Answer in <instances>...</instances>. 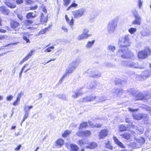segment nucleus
<instances>
[{"label": "nucleus", "instance_id": "nucleus-32", "mask_svg": "<svg viewBox=\"0 0 151 151\" xmlns=\"http://www.w3.org/2000/svg\"><path fill=\"white\" fill-rule=\"evenodd\" d=\"M33 23V22L31 20H27L25 21L24 22V24L23 26H28L31 24Z\"/></svg>", "mask_w": 151, "mask_h": 151}, {"label": "nucleus", "instance_id": "nucleus-18", "mask_svg": "<svg viewBox=\"0 0 151 151\" xmlns=\"http://www.w3.org/2000/svg\"><path fill=\"white\" fill-rule=\"evenodd\" d=\"M0 11L3 14L6 15H8L10 12L9 10L6 8L4 6L0 7Z\"/></svg>", "mask_w": 151, "mask_h": 151}, {"label": "nucleus", "instance_id": "nucleus-33", "mask_svg": "<svg viewBox=\"0 0 151 151\" xmlns=\"http://www.w3.org/2000/svg\"><path fill=\"white\" fill-rule=\"evenodd\" d=\"M105 144V147L106 148H108L109 149L112 150V149L113 147L111 146L110 145V142L109 141H106Z\"/></svg>", "mask_w": 151, "mask_h": 151}, {"label": "nucleus", "instance_id": "nucleus-35", "mask_svg": "<svg viewBox=\"0 0 151 151\" xmlns=\"http://www.w3.org/2000/svg\"><path fill=\"white\" fill-rule=\"evenodd\" d=\"M75 69V67H69L68 68L66 69V71L69 73H72Z\"/></svg>", "mask_w": 151, "mask_h": 151}, {"label": "nucleus", "instance_id": "nucleus-25", "mask_svg": "<svg viewBox=\"0 0 151 151\" xmlns=\"http://www.w3.org/2000/svg\"><path fill=\"white\" fill-rule=\"evenodd\" d=\"M107 50L110 51L114 52L116 50L115 47L112 45H108L107 47Z\"/></svg>", "mask_w": 151, "mask_h": 151}, {"label": "nucleus", "instance_id": "nucleus-11", "mask_svg": "<svg viewBox=\"0 0 151 151\" xmlns=\"http://www.w3.org/2000/svg\"><path fill=\"white\" fill-rule=\"evenodd\" d=\"M111 92L114 96H116L121 95L123 93V90L119 88H115L112 90Z\"/></svg>", "mask_w": 151, "mask_h": 151}, {"label": "nucleus", "instance_id": "nucleus-58", "mask_svg": "<svg viewBox=\"0 0 151 151\" xmlns=\"http://www.w3.org/2000/svg\"><path fill=\"white\" fill-rule=\"evenodd\" d=\"M23 39L26 41L27 43H29L30 42L29 40L28 39L27 37L24 35H23Z\"/></svg>", "mask_w": 151, "mask_h": 151}, {"label": "nucleus", "instance_id": "nucleus-20", "mask_svg": "<svg viewBox=\"0 0 151 151\" xmlns=\"http://www.w3.org/2000/svg\"><path fill=\"white\" fill-rule=\"evenodd\" d=\"M4 3L8 6L11 8H14L16 7L15 4L12 3H11L9 0H6Z\"/></svg>", "mask_w": 151, "mask_h": 151}, {"label": "nucleus", "instance_id": "nucleus-27", "mask_svg": "<svg viewBox=\"0 0 151 151\" xmlns=\"http://www.w3.org/2000/svg\"><path fill=\"white\" fill-rule=\"evenodd\" d=\"M95 42V40H94L92 41H88L86 45V47L88 49L91 48L92 45Z\"/></svg>", "mask_w": 151, "mask_h": 151}, {"label": "nucleus", "instance_id": "nucleus-24", "mask_svg": "<svg viewBox=\"0 0 151 151\" xmlns=\"http://www.w3.org/2000/svg\"><path fill=\"white\" fill-rule=\"evenodd\" d=\"M97 82L96 81H94L91 82L89 84V86L88 88L89 89H92L96 88L97 86Z\"/></svg>", "mask_w": 151, "mask_h": 151}, {"label": "nucleus", "instance_id": "nucleus-10", "mask_svg": "<svg viewBox=\"0 0 151 151\" xmlns=\"http://www.w3.org/2000/svg\"><path fill=\"white\" fill-rule=\"evenodd\" d=\"M108 130L106 129L102 130L99 133V137L100 139H103L105 137L107 136Z\"/></svg>", "mask_w": 151, "mask_h": 151}, {"label": "nucleus", "instance_id": "nucleus-21", "mask_svg": "<svg viewBox=\"0 0 151 151\" xmlns=\"http://www.w3.org/2000/svg\"><path fill=\"white\" fill-rule=\"evenodd\" d=\"M97 147V144L96 143L93 142L91 143L88 145L86 146V148L90 149H94Z\"/></svg>", "mask_w": 151, "mask_h": 151}, {"label": "nucleus", "instance_id": "nucleus-63", "mask_svg": "<svg viewBox=\"0 0 151 151\" xmlns=\"http://www.w3.org/2000/svg\"><path fill=\"white\" fill-rule=\"evenodd\" d=\"M68 74L69 73L68 72H67L66 70L65 73L63 74V76L62 77L63 78H65L66 76H68Z\"/></svg>", "mask_w": 151, "mask_h": 151}, {"label": "nucleus", "instance_id": "nucleus-22", "mask_svg": "<svg viewBox=\"0 0 151 151\" xmlns=\"http://www.w3.org/2000/svg\"><path fill=\"white\" fill-rule=\"evenodd\" d=\"M83 93L81 91H74L73 92L72 96L74 98H77L79 96L82 95Z\"/></svg>", "mask_w": 151, "mask_h": 151}, {"label": "nucleus", "instance_id": "nucleus-19", "mask_svg": "<svg viewBox=\"0 0 151 151\" xmlns=\"http://www.w3.org/2000/svg\"><path fill=\"white\" fill-rule=\"evenodd\" d=\"M141 34L142 36H150L151 35V31L148 29H144L141 32Z\"/></svg>", "mask_w": 151, "mask_h": 151}, {"label": "nucleus", "instance_id": "nucleus-38", "mask_svg": "<svg viewBox=\"0 0 151 151\" xmlns=\"http://www.w3.org/2000/svg\"><path fill=\"white\" fill-rule=\"evenodd\" d=\"M32 108L33 106H25L24 107V111L29 112V111Z\"/></svg>", "mask_w": 151, "mask_h": 151}, {"label": "nucleus", "instance_id": "nucleus-29", "mask_svg": "<svg viewBox=\"0 0 151 151\" xmlns=\"http://www.w3.org/2000/svg\"><path fill=\"white\" fill-rule=\"evenodd\" d=\"M121 136H122L123 138L127 140L129 139L131 137V134L127 132H125L122 135H121Z\"/></svg>", "mask_w": 151, "mask_h": 151}, {"label": "nucleus", "instance_id": "nucleus-49", "mask_svg": "<svg viewBox=\"0 0 151 151\" xmlns=\"http://www.w3.org/2000/svg\"><path fill=\"white\" fill-rule=\"evenodd\" d=\"M63 4L65 6H67L70 2L71 0H63Z\"/></svg>", "mask_w": 151, "mask_h": 151}, {"label": "nucleus", "instance_id": "nucleus-60", "mask_svg": "<svg viewBox=\"0 0 151 151\" xmlns=\"http://www.w3.org/2000/svg\"><path fill=\"white\" fill-rule=\"evenodd\" d=\"M96 17V15L95 12L93 14H91L90 16V18L91 19H93L94 18Z\"/></svg>", "mask_w": 151, "mask_h": 151}, {"label": "nucleus", "instance_id": "nucleus-23", "mask_svg": "<svg viewBox=\"0 0 151 151\" xmlns=\"http://www.w3.org/2000/svg\"><path fill=\"white\" fill-rule=\"evenodd\" d=\"M36 16V15L34 12H29L28 13L26 16V17L28 19H32Z\"/></svg>", "mask_w": 151, "mask_h": 151}, {"label": "nucleus", "instance_id": "nucleus-17", "mask_svg": "<svg viewBox=\"0 0 151 151\" xmlns=\"http://www.w3.org/2000/svg\"><path fill=\"white\" fill-rule=\"evenodd\" d=\"M90 76L91 77L98 78L101 76V74L99 72L92 71L90 73Z\"/></svg>", "mask_w": 151, "mask_h": 151}, {"label": "nucleus", "instance_id": "nucleus-9", "mask_svg": "<svg viewBox=\"0 0 151 151\" xmlns=\"http://www.w3.org/2000/svg\"><path fill=\"white\" fill-rule=\"evenodd\" d=\"M135 96V100H142L143 99H146V96L144 94V92L142 93L139 92L138 93H137Z\"/></svg>", "mask_w": 151, "mask_h": 151}, {"label": "nucleus", "instance_id": "nucleus-3", "mask_svg": "<svg viewBox=\"0 0 151 151\" xmlns=\"http://www.w3.org/2000/svg\"><path fill=\"white\" fill-rule=\"evenodd\" d=\"M119 20L118 17H116L110 21L107 25L108 32L110 33L114 32L115 29Z\"/></svg>", "mask_w": 151, "mask_h": 151}, {"label": "nucleus", "instance_id": "nucleus-37", "mask_svg": "<svg viewBox=\"0 0 151 151\" xmlns=\"http://www.w3.org/2000/svg\"><path fill=\"white\" fill-rule=\"evenodd\" d=\"M71 151H77L79 149L78 146L75 145H71Z\"/></svg>", "mask_w": 151, "mask_h": 151}, {"label": "nucleus", "instance_id": "nucleus-28", "mask_svg": "<svg viewBox=\"0 0 151 151\" xmlns=\"http://www.w3.org/2000/svg\"><path fill=\"white\" fill-rule=\"evenodd\" d=\"M136 140L140 145L143 144L145 142V139L142 137L136 138Z\"/></svg>", "mask_w": 151, "mask_h": 151}, {"label": "nucleus", "instance_id": "nucleus-42", "mask_svg": "<svg viewBox=\"0 0 151 151\" xmlns=\"http://www.w3.org/2000/svg\"><path fill=\"white\" fill-rule=\"evenodd\" d=\"M142 107V108L145 109L146 111H148L151 114V108L145 105H143Z\"/></svg>", "mask_w": 151, "mask_h": 151}, {"label": "nucleus", "instance_id": "nucleus-31", "mask_svg": "<svg viewBox=\"0 0 151 151\" xmlns=\"http://www.w3.org/2000/svg\"><path fill=\"white\" fill-rule=\"evenodd\" d=\"M88 141L85 140H81L78 141L79 144L81 146H83L85 144L88 143Z\"/></svg>", "mask_w": 151, "mask_h": 151}, {"label": "nucleus", "instance_id": "nucleus-54", "mask_svg": "<svg viewBox=\"0 0 151 151\" xmlns=\"http://www.w3.org/2000/svg\"><path fill=\"white\" fill-rule=\"evenodd\" d=\"M75 61L76 64H73V65H77L81 61V59L80 58H78L75 60Z\"/></svg>", "mask_w": 151, "mask_h": 151}, {"label": "nucleus", "instance_id": "nucleus-26", "mask_svg": "<svg viewBox=\"0 0 151 151\" xmlns=\"http://www.w3.org/2000/svg\"><path fill=\"white\" fill-rule=\"evenodd\" d=\"M57 96L60 99H62L64 101H67V98L66 96L63 94H59L57 95Z\"/></svg>", "mask_w": 151, "mask_h": 151}, {"label": "nucleus", "instance_id": "nucleus-64", "mask_svg": "<svg viewBox=\"0 0 151 151\" xmlns=\"http://www.w3.org/2000/svg\"><path fill=\"white\" fill-rule=\"evenodd\" d=\"M131 145V147L133 148H135L136 147V143L135 142L132 143Z\"/></svg>", "mask_w": 151, "mask_h": 151}, {"label": "nucleus", "instance_id": "nucleus-44", "mask_svg": "<svg viewBox=\"0 0 151 151\" xmlns=\"http://www.w3.org/2000/svg\"><path fill=\"white\" fill-rule=\"evenodd\" d=\"M131 13L134 17L139 15L136 9H132L131 11Z\"/></svg>", "mask_w": 151, "mask_h": 151}, {"label": "nucleus", "instance_id": "nucleus-13", "mask_svg": "<svg viewBox=\"0 0 151 151\" xmlns=\"http://www.w3.org/2000/svg\"><path fill=\"white\" fill-rule=\"evenodd\" d=\"M34 52V50H31L30 52L20 62L19 64L20 65H21L24 62L27 60L29 58L33 55V53Z\"/></svg>", "mask_w": 151, "mask_h": 151}, {"label": "nucleus", "instance_id": "nucleus-5", "mask_svg": "<svg viewBox=\"0 0 151 151\" xmlns=\"http://www.w3.org/2000/svg\"><path fill=\"white\" fill-rule=\"evenodd\" d=\"M132 116L133 118L136 120H140L142 118H143L144 122L146 124H149V122L147 121L148 117H147V114L134 112L132 114Z\"/></svg>", "mask_w": 151, "mask_h": 151}, {"label": "nucleus", "instance_id": "nucleus-47", "mask_svg": "<svg viewBox=\"0 0 151 151\" xmlns=\"http://www.w3.org/2000/svg\"><path fill=\"white\" fill-rule=\"evenodd\" d=\"M137 31V29L135 28L132 27L129 29L128 30L129 32L131 34H133Z\"/></svg>", "mask_w": 151, "mask_h": 151}, {"label": "nucleus", "instance_id": "nucleus-8", "mask_svg": "<svg viewBox=\"0 0 151 151\" xmlns=\"http://www.w3.org/2000/svg\"><path fill=\"white\" fill-rule=\"evenodd\" d=\"M88 32L89 31L88 29H84L82 34L78 37V40H81L83 39H86L89 37H91V35L88 34Z\"/></svg>", "mask_w": 151, "mask_h": 151}, {"label": "nucleus", "instance_id": "nucleus-1", "mask_svg": "<svg viewBox=\"0 0 151 151\" xmlns=\"http://www.w3.org/2000/svg\"><path fill=\"white\" fill-rule=\"evenodd\" d=\"M117 55L124 59H130L134 56L133 53L128 49L122 48L118 50Z\"/></svg>", "mask_w": 151, "mask_h": 151}, {"label": "nucleus", "instance_id": "nucleus-52", "mask_svg": "<svg viewBox=\"0 0 151 151\" xmlns=\"http://www.w3.org/2000/svg\"><path fill=\"white\" fill-rule=\"evenodd\" d=\"M91 134V132L89 130H87L84 132V136L86 137L90 135Z\"/></svg>", "mask_w": 151, "mask_h": 151}, {"label": "nucleus", "instance_id": "nucleus-59", "mask_svg": "<svg viewBox=\"0 0 151 151\" xmlns=\"http://www.w3.org/2000/svg\"><path fill=\"white\" fill-rule=\"evenodd\" d=\"M61 29L65 32H68V29L67 27L65 26H63L61 27Z\"/></svg>", "mask_w": 151, "mask_h": 151}, {"label": "nucleus", "instance_id": "nucleus-6", "mask_svg": "<svg viewBox=\"0 0 151 151\" xmlns=\"http://www.w3.org/2000/svg\"><path fill=\"white\" fill-rule=\"evenodd\" d=\"M151 54V50L149 48H146L144 50L139 52L138 56L139 58L144 59L148 57Z\"/></svg>", "mask_w": 151, "mask_h": 151}, {"label": "nucleus", "instance_id": "nucleus-55", "mask_svg": "<svg viewBox=\"0 0 151 151\" xmlns=\"http://www.w3.org/2000/svg\"><path fill=\"white\" fill-rule=\"evenodd\" d=\"M142 2L141 1V0L138 1V6L139 8V9H141L142 6Z\"/></svg>", "mask_w": 151, "mask_h": 151}, {"label": "nucleus", "instance_id": "nucleus-7", "mask_svg": "<svg viewBox=\"0 0 151 151\" xmlns=\"http://www.w3.org/2000/svg\"><path fill=\"white\" fill-rule=\"evenodd\" d=\"M85 9L83 8L76 10L73 12V17L75 18H78L82 16L84 14Z\"/></svg>", "mask_w": 151, "mask_h": 151}, {"label": "nucleus", "instance_id": "nucleus-48", "mask_svg": "<svg viewBox=\"0 0 151 151\" xmlns=\"http://www.w3.org/2000/svg\"><path fill=\"white\" fill-rule=\"evenodd\" d=\"M71 133V132L68 130H65L64 133L62 134V136L65 137L69 135Z\"/></svg>", "mask_w": 151, "mask_h": 151}, {"label": "nucleus", "instance_id": "nucleus-61", "mask_svg": "<svg viewBox=\"0 0 151 151\" xmlns=\"http://www.w3.org/2000/svg\"><path fill=\"white\" fill-rule=\"evenodd\" d=\"M6 99L8 101H10L12 100L13 99V97L12 96L10 95L9 96H8L6 97Z\"/></svg>", "mask_w": 151, "mask_h": 151}, {"label": "nucleus", "instance_id": "nucleus-16", "mask_svg": "<svg viewBox=\"0 0 151 151\" xmlns=\"http://www.w3.org/2000/svg\"><path fill=\"white\" fill-rule=\"evenodd\" d=\"M113 139L116 144L118 146L123 148H125L123 144L120 142L116 137H114Z\"/></svg>", "mask_w": 151, "mask_h": 151}, {"label": "nucleus", "instance_id": "nucleus-56", "mask_svg": "<svg viewBox=\"0 0 151 151\" xmlns=\"http://www.w3.org/2000/svg\"><path fill=\"white\" fill-rule=\"evenodd\" d=\"M77 135L78 136H84V132L78 131L76 133Z\"/></svg>", "mask_w": 151, "mask_h": 151}, {"label": "nucleus", "instance_id": "nucleus-36", "mask_svg": "<svg viewBox=\"0 0 151 151\" xmlns=\"http://www.w3.org/2000/svg\"><path fill=\"white\" fill-rule=\"evenodd\" d=\"M57 145L59 147H61V145H62L64 144V141L63 139H58L57 141Z\"/></svg>", "mask_w": 151, "mask_h": 151}, {"label": "nucleus", "instance_id": "nucleus-46", "mask_svg": "<svg viewBox=\"0 0 151 151\" xmlns=\"http://www.w3.org/2000/svg\"><path fill=\"white\" fill-rule=\"evenodd\" d=\"M119 129L120 132L125 131L127 129L126 127L123 125H120Z\"/></svg>", "mask_w": 151, "mask_h": 151}, {"label": "nucleus", "instance_id": "nucleus-14", "mask_svg": "<svg viewBox=\"0 0 151 151\" xmlns=\"http://www.w3.org/2000/svg\"><path fill=\"white\" fill-rule=\"evenodd\" d=\"M47 14L42 13L40 18V22L43 24L46 23L47 21Z\"/></svg>", "mask_w": 151, "mask_h": 151}, {"label": "nucleus", "instance_id": "nucleus-43", "mask_svg": "<svg viewBox=\"0 0 151 151\" xmlns=\"http://www.w3.org/2000/svg\"><path fill=\"white\" fill-rule=\"evenodd\" d=\"M89 100L88 98V96H86V97L80 99L79 100L80 102H89Z\"/></svg>", "mask_w": 151, "mask_h": 151}, {"label": "nucleus", "instance_id": "nucleus-51", "mask_svg": "<svg viewBox=\"0 0 151 151\" xmlns=\"http://www.w3.org/2000/svg\"><path fill=\"white\" fill-rule=\"evenodd\" d=\"M125 62L127 64V66H134L135 65V64L134 63L131 61H129L128 62L125 61Z\"/></svg>", "mask_w": 151, "mask_h": 151}, {"label": "nucleus", "instance_id": "nucleus-4", "mask_svg": "<svg viewBox=\"0 0 151 151\" xmlns=\"http://www.w3.org/2000/svg\"><path fill=\"white\" fill-rule=\"evenodd\" d=\"M151 76V67L149 69L144 71L142 73V75H136V78L137 80L140 81H143L146 79L147 78Z\"/></svg>", "mask_w": 151, "mask_h": 151}, {"label": "nucleus", "instance_id": "nucleus-57", "mask_svg": "<svg viewBox=\"0 0 151 151\" xmlns=\"http://www.w3.org/2000/svg\"><path fill=\"white\" fill-rule=\"evenodd\" d=\"M136 129L141 134L144 131L143 129H141L140 127H136Z\"/></svg>", "mask_w": 151, "mask_h": 151}, {"label": "nucleus", "instance_id": "nucleus-39", "mask_svg": "<svg viewBox=\"0 0 151 151\" xmlns=\"http://www.w3.org/2000/svg\"><path fill=\"white\" fill-rule=\"evenodd\" d=\"M75 2L74 1V2H72V4L67 8V11L69 10L72 7H76L78 6V4H76Z\"/></svg>", "mask_w": 151, "mask_h": 151}, {"label": "nucleus", "instance_id": "nucleus-45", "mask_svg": "<svg viewBox=\"0 0 151 151\" xmlns=\"http://www.w3.org/2000/svg\"><path fill=\"white\" fill-rule=\"evenodd\" d=\"M88 125V124L86 122H83L80 124L79 129H81L83 128H85Z\"/></svg>", "mask_w": 151, "mask_h": 151}, {"label": "nucleus", "instance_id": "nucleus-2", "mask_svg": "<svg viewBox=\"0 0 151 151\" xmlns=\"http://www.w3.org/2000/svg\"><path fill=\"white\" fill-rule=\"evenodd\" d=\"M129 35L123 36L119 39L118 45L121 47H127L130 46L131 42L129 38Z\"/></svg>", "mask_w": 151, "mask_h": 151}, {"label": "nucleus", "instance_id": "nucleus-41", "mask_svg": "<svg viewBox=\"0 0 151 151\" xmlns=\"http://www.w3.org/2000/svg\"><path fill=\"white\" fill-rule=\"evenodd\" d=\"M88 98L89 100V102H91L95 100L96 98V97L95 96L93 95H90L89 96H88Z\"/></svg>", "mask_w": 151, "mask_h": 151}, {"label": "nucleus", "instance_id": "nucleus-62", "mask_svg": "<svg viewBox=\"0 0 151 151\" xmlns=\"http://www.w3.org/2000/svg\"><path fill=\"white\" fill-rule=\"evenodd\" d=\"M68 74L69 73L68 72H67L66 70L65 73L63 74V76L62 77L63 78H65L66 76H68Z\"/></svg>", "mask_w": 151, "mask_h": 151}, {"label": "nucleus", "instance_id": "nucleus-40", "mask_svg": "<svg viewBox=\"0 0 151 151\" xmlns=\"http://www.w3.org/2000/svg\"><path fill=\"white\" fill-rule=\"evenodd\" d=\"M25 112L23 120H22L21 125H22V124L25 121V120L28 117L29 114V112H27L24 111Z\"/></svg>", "mask_w": 151, "mask_h": 151}, {"label": "nucleus", "instance_id": "nucleus-34", "mask_svg": "<svg viewBox=\"0 0 151 151\" xmlns=\"http://www.w3.org/2000/svg\"><path fill=\"white\" fill-rule=\"evenodd\" d=\"M65 18L66 21L68 22V23L71 26H72L73 24V19L72 18L71 19V20L69 22V19L67 17V15H66L65 16Z\"/></svg>", "mask_w": 151, "mask_h": 151}, {"label": "nucleus", "instance_id": "nucleus-53", "mask_svg": "<svg viewBox=\"0 0 151 151\" xmlns=\"http://www.w3.org/2000/svg\"><path fill=\"white\" fill-rule=\"evenodd\" d=\"M54 46H52L50 47H48L44 50L45 52H49L51 51V49L53 50L54 49Z\"/></svg>", "mask_w": 151, "mask_h": 151}, {"label": "nucleus", "instance_id": "nucleus-30", "mask_svg": "<svg viewBox=\"0 0 151 151\" xmlns=\"http://www.w3.org/2000/svg\"><path fill=\"white\" fill-rule=\"evenodd\" d=\"M144 94L146 96V99H148L151 98V90L144 92Z\"/></svg>", "mask_w": 151, "mask_h": 151}, {"label": "nucleus", "instance_id": "nucleus-50", "mask_svg": "<svg viewBox=\"0 0 151 151\" xmlns=\"http://www.w3.org/2000/svg\"><path fill=\"white\" fill-rule=\"evenodd\" d=\"M98 101L99 102H102L105 101L106 99V97L104 96H101L98 97Z\"/></svg>", "mask_w": 151, "mask_h": 151}, {"label": "nucleus", "instance_id": "nucleus-15", "mask_svg": "<svg viewBox=\"0 0 151 151\" xmlns=\"http://www.w3.org/2000/svg\"><path fill=\"white\" fill-rule=\"evenodd\" d=\"M10 25L11 27L15 31L18 29V27L19 25V24L17 22L12 21L10 23Z\"/></svg>", "mask_w": 151, "mask_h": 151}, {"label": "nucleus", "instance_id": "nucleus-12", "mask_svg": "<svg viewBox=\"0 0 151 151\" xmlns=\"http://www.w3.org/2000/svg\"><path fill=\"white\" fill-rule=\"evenodd\" d=\"M134 19L133 21L132 24L139 25L141 23V18L139 15L134 17Z\"/></svg>", "mask_w": 151, "mask_h": 151}]
</instances>
